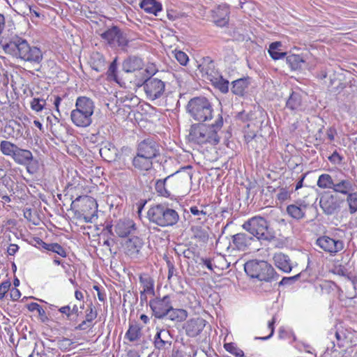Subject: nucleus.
I'll list each match as a JSON object with an SVG mask.
<instances>
[{"label": "nucleus", "instance_id": "f257e3e1", "mask_svg": "<svg viewBox=\"0 0 357 357\" xmlns=\"http://www.w3.org/2000/svg\"><path fill=\"white\" fill-rule=\"evenodd\" d=\"M222 126L223 118L220 114H218L214 123L211 125L193 124L190 130L189 141L199 145H216L220 141Z\"/></svg>", "mask_w": 357, "mask_h": 357}, {"label": "nucleus", "instance_id": "f03ea898", "mask_svg": "<svg viewBox=\"0 0 357 357\" xmlns=\"http://www.w3.org/2000/svg\"><path fill=\"white\" fill-rule=\"evenodd\" d=\"M96 109L94 101L87 96L77 98L75 108L70 112V120L78 128H86L93 123Z\"/></svg>", "mask_w": 357, "mask_h": 357}, {"label": "nucleus", "instance_id": "7ed1b4c3", "mask_svg": "<svg viewBox=\"0 0 357 357\" xmlns=\"http://www.w3.org/2000/svg\"><path fill=\"white\" fill-rule=\"evenodd\" d=\"M147 217L150 222L162 227L173 226L179 220L178 212L163 204L151 207Z\"/></svg>", "mask_w": 357, "mask_h": 357}, {"label": "nucleus", "instance_id": "20e7f679", "mask_svg": "<svg viewBox=\"0 0 357 357\" xmlns=\"http://www.w3.org/2000/svg\"><path fill=\"white\" fill-rule=\"evenodd\" d=\"M187 110L196 121L205 122L213 117V109L210 101L205 97H195L188 103Z\"/></svg>", "mask_w": 357, "mask_h": 357}, {"label": "nucleus", "instance_id": "39448f33", "mask_svg": "<svg viewBox=\"0 0 357 357\" xmlns=\"http://www.w3.org/2000/svg\"><path fill=\"white\" fill-rule=\"evenodd\" d=\"M243 228L259 241H271L275 237L268 222L261 216L250 218L243 223Z\"/></svg>", "mask_w": 357, "mask_h": 357}, {"label": "nucleus", "instance_id": "423d86ee", "mask_svg": "<svg viewBox=\"0 0 357 357\" xmlns=\"http://www.w3.org/2000/svg\"><path fill=\"white\" fill-rule=\"evenodd\" d=\"M244 270L250 278L260 281L271 282L274 278V268L266 261H248L244 265Z\"/></svg>", "mask_w": 357, "mask_h": 357}, {"label": "nucleus", "instance_id": "0eeeda50", "mask_svg": "<svg viewBox=\"0 0 357 357\" xmlns=\"http://www.w3.org/2000/svg\"><path fill=\"white\" fill-rule=\"evenodd\" d=\"M137 86H143L146 98L149 100L160 98L165 91V83L160 79L153 77L152 75L143 76L135 80Z\"/></svg>", "mask_w": 357, "mask_h": 357}, {"label": "nucleus", "instance_id": "6e6552de", "mask_svg": "<svg viewBox=\"0 0 357 357\" xmlns=\"http://www.w3.org/2000/svg\"><path fill=\"white\" fill-rule=\"evenodd\" d=\"M102 41L112 49L124 50L129 40L126 34L118 26H112L100 34Z\"/></svg>", "mask_w": 357, "mask_h": 357}, {"label": "nucleus", "instance_id": "1a4fd4ad", "mask_svg": "<svg viewBox=\"0 0 357 357\" xmlns=\"http://www.w3.org/2000/svg\"><path fill=\"white\" fill-rule=\"evenodd\" d=\"M27 40L16 34L11 35L8 38H2L0 45L4 52L18 59L24 49Z\"/></svg>", "mask_w": 357, "mask_h": 357}, {"label": "nucleus", "instance_id": "9d476101", "mask_svg": "<svg viewBox=\"0 0 357 357\" xmlns=\"http://www.w3.org/2000/svg\"><path fill=\"white\" fill-rule=\"evenodd\" d=\"M123 70L126 73L136 72L139 78L148 74V75H153L155 73L154 68H144L143 60L135 56H130L123 62Z\"/></svg>", "mask_w": 357, "mask_h": 357}, {"label": "nucleus", "instance_id": "9b49d317", "mask_svg": "<svg viewBox=\"0 0 357 357\" xmlns=\"http://www.w3.org/2000/svg\"><path fill=\"white\" fill-rule=\"evenodd\" d=\"M316 244L324 252L329 253L331 256H335L344 248V241L329 236H322L316 241Z\"/></svg>", "mask_w": 357, "mask_h": 357}, {"label": "nucleus", "instance_id": "f8f14e48", "mask_svg": "<svg viewBox=\"0 0 357 357\" xmlns=\"http://www.w3.org/2000/svg\"><path fill=\"white\" fill-rule=\"evenodd\" d=\"M170 298L169 296H164L162 298L155 297L150 301V307L155 317L163 319L165 314L171 307Z\"/></svg>", "mask_w": 357, "mask_h": 357}, {"label": "nucleus", "instance_id": "ddd939ff", "mask_svg": "<svg viewBox=\"0 0 357 357\" xmlns=\"http://www.w3.org/2000/svg\"><path fill=\"white\" fill-rule=\"evenodd\" d=\"M43 56L41 50L36 46H31L27 42L22 50L18 59L31 63L39 64L43 60Z\"/></svg>", "mask_w": 357, "mask_h": 357}, {"label": "nucleus", "instance_id": "4468645a", "mask_svg": "<svg viewBox=\"0 0 357 357\" xmlns=\"http://www.w3.org/2000/svg\"><path fill=\"white\" fill-rule=\"evenodd\" d=\"M137 153L153 159L160 153L159 145L151 138L145 139L138 144Z\"/></svg>", "mask_w": 357, "mask_h": 357}, {"label": "nucleus", "instance_id": "2eb2a0df", "mask_svg": "<svg viewBox=\"0 0 357 357\" xmlns=\"http://www.w3.org/2000/svg\"><path fill=\"white\" fill-rule=\"evenodd\" d=\"M341 202L337 197L331 194H325L321 197L319 205L326 215H333L340 208Z\"/></svg>", "mask_w": 357, "mask_h": 357}, {"label": "nucleus", "instance_id": "dca6fc26", "mask_svg": "<svg viewBox=\"0 0 357 357\" xmlns=\"http://www.w3.org/2000/svg\"><path fill=\"white\" fill-rule=\"evenodd\" d=\"M12 159L17 165L26 166L28 172L33 174L36 172V169L31 165L33 156L29 150L17 147Z\"/></svg>", "mask_w": 357, "mask_h": 357}, {"label": "nucleus", "instance_id": "f3484780", "mask_svg": "<svg viewBox=\"0 0 357 357\" xmlns=\"http://www.w3.org/2000/svg\"><path fill=\"white\" fill-rule=\"evenodd\" d=\"M135 229L134 221L129 218L121 219L114 226V232L121 238L128 236Z\"/></svg>", "mask_w": 357, "mask_h": 357}, {"label": "nucleus", "instance_id": "a211bd4d", "mask_svg": "<svg viewBox=\"0 0 357 357\" xmlns=\"http://www.w3.org/2000/svg\"><path fill=\"white\" fill-rule=\"evenodd\" d=\"M174 174L167 176L165 179H160L155 182V189L160 196L165 197H169L172 195V191L175 185V182L173 181Z\"/></svg>", "mask_w": 357, "mask_h": 357}, {"label": "nucleus", "instance_id": "6ab92c4d", "mask_svg": "<svg viewBox=\"0 0 357 357\" xmlns=\"http://www.w3.org/2000/svg\"><path fill=\"white\" fill-rule=\"evenodd\" d=\"M206 321L202 318L191 319L183 326L186 335L189 337H196L200 334L206 326Z\"/></svg>", "mask_w": 357, "mask_h": 357}, {"label": "nucleus", "instance_id": "aec40b11", "mask_svg": "<svg viewBox=\"0 0 357 357\" xmlns=\"http://www.w3.org/2000/svg\"><path fill=\"white\" fill-rule=\"evenodd\" d=\"M273 261L278 268L287 273L297 266L296 263L293 262L288 255L282 252L276 253L273 257Z\"/></svg>", "mask_w": 357, "mask_h": 357}, {"label": "nucleus", "instance_id": "412c9836", "mask_svg": "<svg viewBox=\"0 0 357 357\" xmlns=\"http://www.w3.org/2000/svg\"><path fill=\"white\" fill-rule=\"evenodd\" d=\"M356 185L351 178L335 179L333 192L343 195H348L356 189Z\"/></svg>", "mask_w": 357, "mask_h": 357}, {"label": "nucleus", "instance_id": "4be33fe9", "mask_svg": "<svg viewBox=\"0 0 357 357\" xmlns=\"http://www.w3.org/2000/svg\"><path fill=\"white\" fill-rule=\"evenodd\" d=\"M199 69L202 77L210 82L220 74L215 68L214 62L209 58L205 59L199 64Z\"/></svg>", "mask_w": 357, "mask_h": 357}, {"label": "nucleus", "instance_id": "5701e85b", "mask_svg": "<svg viewBox=\"0 0 357 357\" xmlns=\"http://www.w3.org/2000/svg\"><path fill=\"white\" fill-rule=\"evenodd\" d=\"M142 246V240L137 236H133L129 238L125 243L126 252L130 257H136Z\"/></svg>", "mask_w": 357, "mask_h": 357}, {"label": "nucleus", "instance_id": "b1692460", "mask_svg": "<svg viewBox=\"0 0 357 357\" xmlns=\"http://www.w3.org/2000/svg\"><path fill=\"white\" fill-rule=\"evenodd\" d=\"M170 339L169 331L165 329L159 330L154 338L155 347L159 350L165 349L167 347H170L172 344Z\"/></svg>", "mask_w": 357, "mask_h": 357}, {"label": "nucleus", "instance_id": "393cba45", "mask_svg": "<svg viewBox=\"0 0 357 357\" xmlns=\"http://www.w3.org/2000/svg\"><path fill=\"white\" fill-rule=\"evenodd\" d=\"M253 238L245 233H238L233 236L232 243L238 250H245L251 245Z\"/></svg>", "mask_w": 357, "mask_h": 357}, {"label": "nucleus", "instance_id": "a878e982", "mask_svg": "<svg viewBox=\"0 0 357 357\" xmlns=\"http://www.w3.org/2000/svg\"><path fill=\"white\" fill-rule=\"evenodd\" d=\"M132 165L139 171H148L152 167L153 159L137 153L132 159Z\"/></svg>", "mask_w": 357, "mask_h": 357}, {"label": "nucleus", "instance_id": "bb28decb", "mask_svg": "<svg viewBox=\"0 0 357 357\" xmlns=\"http://www.w3.org/2000/svg\"><path fill=\"white\" fill-rule=\"evenodd\" d=\"M229 8L227 4L220 5L215 11L218 19L215 20L217 26L223 27L228 24Z\"/></svg>", "mask_w": 357, "mask_h": 357}, {"label": "nucleus", "instance_id": "cd10ccee", "mask_svg": "<svg viewBox=\"0 0 357 357\" xmlns=\"http://www.w3.org/2000/svg\"><path fill=\"white\" fill-rule=\"evenodd\" d=\"M84 307V304H81L79 307L77 305H73L72 307L70 305H65L58 308V311L63 315L66 316L68 321H75L79 316V309Z\"/></svg>", "mask_w": 357, "mask_h": 357}, {"label": "nucleus", "instance_id": "c85d7f7f", "mask_svg": "<svg viewBox=\"0 0 357 357\" xmlns=\"http://www.w3.org/2000/svg\"><path fill=\"white\" fill-rule=\"evenodd\" d=\"M139 6L146 13L155 15L162 10L161 3L156 0H142Z\"/></svg>", "mask_w": 357, "mask_h": 357}, {"label": "nucleus", "instance_id": "c756f323", "mask_svg": "<svg viewBox=\"0 0 357 357\" xmlns=\"http://www.w3.org/2000/svg\"><path fill=\"white\" fill-rule=\"evenodd\" d=\"M90 63L91 68L97 72H101L105 69V59L100 52H95L91 54Z\"/></svg>", "mask_w": 357, "mask_h": 357}, {"label": "nucleus", "instance_id": "7c9ffc66", "mask_svg": "<svg viewBox=\"0 0 357 357\" xmlns=\"http://www.w3.org/2000/svg\"><path fill=\"white\" fill-rule=\"evenodd\" d=\"M250 84L248 78H241L232 82L231 91L234 94L242 96L245 93Z\"/></svg>", "mask_w": 357, "mask_h": 357}, {"label": "nucleus", "instance_id": "2f4dec72", "mask_svg": "<svg viewBox=\"0 0 357 357\" xmlns=\"http://www.w3.org/2000/svg\"><path fill=\"white\" fill-rule=\"evenodd\" d=\"M187 317L188 313L186 310L183 309L173 308L172 306L167 314H165V317L172 321H175L177 322L184 321Z\"/></svg>", "mask_w": 357, "mask_h": 357}, {"label": "nucleus", "instance_id": "473e14b6", "mask_svg": "<svg viewBox=\"0 0 357 357\" xmlns=\"http://www.w3.org/2000/svg\"><path fill=\"white\" fill-rule=\"evenodd\" d=\"M281 47L282 43L279 41L273 42L270 44L268 52L273 59L278 60L286 56V52L282 50Z\"/></svg>", "mask_w": 357, "mask_h": 357}, {"label": "nucleus", "instance_id": "72a5a7b5", "mask_svg": "<svg viewBox=\"0 0 357 357\" xmlns=\"http://www.w3.org/2000/svg\"><path fill=\"white\" fill-rule=\"evenodd\" d=\"M305 206L290 204L287 208V213L293 218L300 220L305 216Z\"/></svg>", "mask_w": 357, "mask_h": 357}, {"label": "nucleus", "instance_id": "f704fd0d", "mask_svg": "<svg viewBox=\"0 0 357 357\" xmlns=\"http://www.w3.org/2000/svg\"><path fill=\"white\" fill-rule=\"evenodd\" d=\"M17 146L10 141L3 140L0 143V151L6 156L13 158L17 149Z\"/></svg>", "mask_w": 357, "mask_h": 357}, {"label": "nucleus", "instance_id": "c9c22d12", "mask_svg": "<svg viewBox=\"0 0 357 357\" xmlns=\"http://www.w3.org/2000/svg\"><path fill=\"white\" fill-rule=\"evenodd\" d=\"M335 180L328 174H321L317 180V185L321 189H333Z\"/></svg>", "mask_w": 357, "mask_h": 357}, {"label": "nucleus", "instance_id": "e433bc0d", "mask_svg": "<svg viewBox=\"0 0 357 357\" xmlns=\"http://www.w3.org/2000/svg\"><path fill=\"white\" fill-rule=\"evenodd\" d=\"M142 336L141 327L135 324H130L125 337L130 342H135L139 340Z\"/></svg>", "mask_w": 357, "mask_h": 357}, {"label": "nucleus", "instance_id": "4c0bfd02", "mask_svg": "<svg viewBox=\"0 0 357 357\" xmlns=\"http://www.w3.org/2000/svg\"><path fill=\"white\" fill-rule=\"evenodd\" d=\"M287 107L291 110H301V96L300 93L292 92L287 101Z\"/></svg>", "mask_w": 357, "mask_h": 357}, {"label": "nucleus", "instance_id": "58836bf2", "mask_svg": "<svg viewBox=\"0 0 357 357\" xmlns=\"http://www.w3.org/2000/svg\"><path fill=\"white\" fill-rule=\"evenodd\" d=\"M287 62L294 70L301 69L305 63L303 57L298 54H291L287 56Z\"/></svg>", "mask_w": 357, "mask_h": 357}, {"label": "nucleus", "instance_id": "ea45409f", "mask_svg": "<svg viewBox=\"0 0 357 357\" xmlns=\"http://www.w3.org/2000/svg\"><path fill=\"white\" fill-rule=\"evenodd\" d=\"M212 84L218 89L222 93H226L229 91V82L224 79L222 76L219 74L213 79L211 81Z\"/></svg>", "mask_w": 357, "mask_h": 357}, {"label": "nucleus", "instance_id": "a19ab883", "mask_svg": "<svg viewBox=\"0 0 357 357\" xmlns=\"http://www.w3.org/2000/svg\"><path fill=\"white\" fill-rule=\"evenodd\" d=\"M206 206H193L190 208V213L197 217V220L202 222H204L207 220L208 215L207 212L204 210Z\"/></svg>", "mask_w": 357, "mask_h": 357}, {"label": "nucleus", "instance_id": "79ce46f5", "mask_svg": "<svg viewBox=\"0 0 357 357\" xmlns=\"http://www.w3.org/2000/svg\"><path fill=\"white\" fill-rule=\"evenodd\" d=\"M346 202L351 214L357 212V191H354L346 196Z\"/></svg>", "mask_w": 357, "mask_h": 357}, {"label": "nucleus", "instance_id": "37998d69", "mask_svg": "<svg viewBox=\"0 0 357 357\" xmlns=\"http://www.w3.org/2000/svg\"><path fill=\"white\" fill-rule=\"evenodd\" d=\"M43 248L48 251L56 253L61 257H66V252L63 247L58 243H43Z\"/></svg>", "mask_w": 357, "mask_h": 357}, {"label": "nucleus", "instance_id": "c03bdc74", "mask_svg": "<svg viewBox=\"0 0 357 357\" xmlns=\"http://www.w3.org/2000/svg\"><path fill=\"white\" fill-rule=\"evenodd\" d=\"M139 284L142 290H153V280L148 274H142L140 275Z\"/></svg>", "mask_w": 357, "mask_h": 357}, {"label": "nucleus", "instance_id": "a18cd8bd", "mask_svg": "<svg viewBox=\"0 0 357 357\" xmlns=\"http://www.w3.org/2000/svg\"><path fill=\"white\" fill-rule=\"evenodd\" d=\"M30 105L33 110L39 112L45 108L46 100L43 98H33Z\"/></svg>", "mask_w": 357, "mask_h": 357}, {"label": "nucleus", "instance_id": "49530a36", "mask_svg": "<svg viewBox=\"0 0 357 357\" xmlns=\"http://www.w3.org/2000/svg\"><path fill=\"white\" fill-rule=\"evenodd\" d=\"M224 348L236 357H243L244 355L243 351L238 348L234 343H226L224 344Z\"/></svg>", "mask_w": 357, "mask_h": 357}, {"label": "nucleus", "instance_id": "de8ad7c7", "mask_svg": "<svg viewBox=\"0 0 357 357\" xmlns=\"http://www.w3.org/2000/svg\"><path fill=\"white\" fill-rule=\"evenodd\" d=\"M117 59H114V60L110 63L108 70H107V77L109 79L114 80L118 82L117 77Z\"/></svg>", "mask_w": 357, "mask_h": 357}, {"label": "nucleus", "instance_id": "09e8293b", "mask_svg": "<svg viewBox=\"0 0 357 357\" xmlns=\"http://www.w3.org/2000/svg\"><path fill=\"white\" fill-rule=\"evenodd\" d=\"M174 56L178 62L182 66H186L189 61L188 56L184 52L181 50H175Z\"/></svg>", "mask_w": 357, "mask_h": 357}, {"label": "nucleus", "instance_id": "8fccbe9b", "mask_svg": "<svg viewBox=\"0 0 357 357\" xmlns=\"http://www.w3.org/2000/svg\"><path fill=\"white\" fill-rule=\"evenodd\" d=\"M27 308L31 312L37 311L38 316L40 318L45 317V310L43 309V307L40 305H38L36 303H31L28 304Z\"/></svg>", "mask_w": 357, "mask_h": 357}, {"label": "nucleus", "instance_id": "3c124183", "mask_svg": "<svg viewBox=\"0 0 357 357\" xmlns=\"http://www.w3.org/2000/svg\"><path fill=\"white\" fill-rule=\"evenodd\" d=\"M275 322V317H273L272 320L268 322V328L270 330V334L265 337H256L255 340H266L269 338H271L273 333H274V324Z\"/></svg>", "mask_w": 357, "mask_h": 357}, {"label": "nucleus", "instance_id": "603ef678", "mask_svg": "<svg viewBox=\"0 0 357 357\" xmlns=\"http://www.w3.org/2000/svg\"><path fill=\"white\" fill-rule=\"evenodd\" d=\"M97 317V312L93 309L91 306H90L86 310V314L85 316L86 321H88L89 322L93 324V320Z\"/></svg>", "mask_w": 357, "mask_h": 357}, {"label": "nucleus", "instance_id": "864d4df0", "mask_svg": "<svg viewBox=\"0 0 357 357\" xmlns=\"http://www.w3.org/2000/svg\"><path fill=\"white\" fill-rule=\"evenodd\" d=\"M83 199L86 206H89L91 209H93V211L96 210L98 204L94 199L89 197H85Z\"/></svg>", "mask_w": 357, "mask_h": 357}, {"label": "nucleus", "instance_id": "5fc2aeb1", "mask_svg": "<svg viewBox=\"0 0 357 357\" xmlns=\"http://www.w3.org/2000/svg\"><path fill=\"white\" fill-rule=\"evenodd\" d=\"M47 99L52 102H53V104L54 105L56 111L59 113V105L61 104V102L62 100V98L59 96H52L50 98L48 97Z\"/></svg>", "mask_w": 357, "mask_h": 357}, {"label": "nucleus", "instance_id": "6e6d98bb", "mask_svg": "<svg viewBox=\"0 0 357 357\" xmlns=\"http://www.w3.org/2000/svg\"><path fill=\"white\" fill-rule=\"evenodd\" d=\"M277 197L280 201L284 202L290 197V193L287 189L282 188L278 194Z\"/></svg>", "mask_w": 357, "mask_h": 357}, {"label": "nucleus", "instance_id": "4d7b16f0", "mask_svg": "<svg viewBox=\"0 0 357 357\" xmlns=\"http://www.w3.org/2000/svg\"><path fill=\"white\" fill-rule=\"evenodd\" d=\"M93 324L89 322L88 321L83 320L77 326L75 327L77 330L86 331L93 327Z\"/></svg>", "mask_w": 357, "mask_h": 357}, {"label": "nucleus", "instance_id": "13d9d810", "mask_svg": "<svg viewBox=\"0 0 357 357\" xmlns=\"http://www.w3.org/2000/svg\"><path fill=\"white\" fill-rule=\"evenodd\" d=\"M19 250V246L16 244H10L7 249L8 255H14Z\"/></svg>", "mask_w": 357, "mask_h": 357}, {"label": "nucleus", "instance_id": "bf43d9fd", "mask_svg": "<svg viewBox=\"0 0 357 357\" xmlns=\"http://www.w3.org/2000/svg\"><path fill=\"white\" fill-rule=\"evenodd\" d=\"M300 276V273H296L293 277H285L283 278L282 280L280 282V284H287L289 282L296 280Z\"/></svg>", "mask_w": 357, "mask_h": 357}, {"label": "nucleus", "instance_id": "052dcab7", "mask_svg": "<svg viewBox=\"0 0 357 357\" xmlns=\"http://www.w3.org/2000/svg\"><path fill=\"white\" fill-rule=\"evenodd\" d=\"M326 135L330 141H333L336 135V130L333 128H330L327 130Z\"/></svg>", "mask_w": 357, "mask_h": 357}, {"label": "nucleus", "instance_id": "680f3d73", "mask_svg": "<svg viewBox=\"0 0 357 357\" xmlns=\"http://www.w3.org/2000/svg\"><path fill=\"white\" fill-rule=\"evenodd\" d=\"M8 296L11 300L17 301L21 296V291H8Z\"/></svg>", "mask_w": 357, "mask_h": 357}, {"label": "nucleus", "instance_id": "e2e57ef3", "mask_svg": "<svg viewBox=\"0 0 357 357\" xmlns=\"http://www.w3.org/2000/svg\"><path fill=\"white\" fill-rule=\"evenodd\" d=\"M335 335L337 341V346L339 348H341L342 347H343V344L341 343V341L344 340L346 338V336L344 335H340V333L337 331L335 332Z\"/></svg>", "mask_w": 357, "mask_h": 357}, {"label": "nucleus", "instance_id": "0e129e2a", "mask_svg": "<svg viewBox=\"0 0 357 357\" xmlns=\"http://www.w3.org/2000/svg\"><path fill=\"white\" fill-rule=\"evenodd\" d=\"M29 10H30V13L33 14L36 17H40V15L39 12L37 10L36 7L30 6L29 7Z\"/></svg>", "mask_w": 357, "mask_h": 357}, {"label": "nucleus", "instance_id": "69168bd1", "mask_svg": "<svg viewBox=\"0 0 357 357\" xmlns=\"http://www.w3.org/2000/svg\"><path fill=\"white\" fill-rule=\"evenodd\" d=\"M10 287V282H3L0 285V290L1 289H3V290H6V289H8Z\"/></svg>", "mask_w": 357, "mask_h": 357}, {"label": "nucleus", "instance_id": "338daca9", "mask_svg": "<svg viewBox=\"0 0 357 357\" xmlns=\"http://www.w3.org/2000/svg\"><path fill=\"white\" fill-rule=\"evenodd\" d=\"M98 296L100 301H104L106 297L105 291H97Z\"/></svg>", "mask_w": 357, "mask_h": 357}, {"label": "nucleus", "instance_id": "774afa93", "mask_svg": "<svg viewBox=\"0 0 357 357\" xmlns=\"http://www.w3.org/2000/svg\"><path fill=\"white\" fill-rule=\"evenodd\" d=\"M204 264L209 269L212 270V263L210 259H204Z\"/></svg>", "mask_w": 357, "mask_h": 357}]
</instances>
